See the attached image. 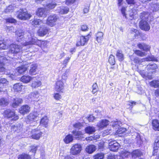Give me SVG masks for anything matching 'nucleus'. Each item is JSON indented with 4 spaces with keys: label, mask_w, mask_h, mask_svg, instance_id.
<instances>
[{
    "label": "nucleus",
    "mask_w": 159,
    "mask_h": 159,
    "mask_svg": "<svg viewBox=\"0 0 159 159\" xmlns=\"http://www.w3.org/2000/svg\"><path fill=\"white\" fill-rule=\"evenodd\" d=\"M69 9L68 7L63 6L57 7V12L61 15L67 13L69 11Z\"/></svg>",
    "instance_id": "15"
},
{
    "label": "nucleus",
    "mask_w": 159,
    "mask_h": 159,
    "mask_svg": "<svg viewBox=\"0 0 159 159\" xmlns=\"http://www.w3.org/2000/svg\"><path fill=\"white\" fill-rule=\"evenodd\" d=\"M152 10L153 11H157L159 10V4H154L152 6Z\"/></svg>",
    "instance_id": "54"
},
{
    "label": "nucleus",
    "mask_w": 159,
    "mask_h": 159,
    "mask_svg": "<svg viewBox=\"0 0 159 159\" xmlns=\"http://www.w3.org/2000/svg\"><path fill=\"white\" fill-rule=\"evenodd\" d=\"M4 117L11 118L13 120H16L19 119V116L16 114L15 111L10 109H7L2 113Z\"/></svg>",
    "instance_id": "2"
},
{
    "label": "nucleus",
    "mask_w": 159,
    "mask_h": 159,
    "mask_svg": "<svg viewBox=\"0 0 159 159\" xmlns=\"http://www.w3.org/2000/svg\"><path fill=\"white\" fill-rule=\"evenodd\" d=\"M7 22L11 23H14L16 22V20L15 19L12 18H8L6 20Z\"/></svg>",
    "instance_id": "59"
},
{
    "label": "nucleus",
    "mask_w": 159,
    "mask_h": 159,
    "mask_svg": "<svg viewBox=\"0 0 159 159\" xmlns=\"http://www.w3.org/2000/svg\"><path fill=\"white\" fill-rule=\"evenodd\" d=\"M104 154L103 153H100L97 154L93 156V159H103Z\"/></svg>",
    "instance_id": "45"
},
{
    "label": "nucleus",
    "mask_w": 159,
    "mask_h": 159,
    "mask_svg": "<svg viewBox=\"0 0 159 159\" xmlns=\"http://www.w3.org/2000/svg\"><path fill=\"white\" fill-rule=\"evenodd\" d=\"M38 146L33 145L31 147V151L34 153H35L38 147Z\"/></svg>",
    "instance_id": "58"
},
{
    "label": "nucleus",
    "mask_w": 159,
    "mask_h": 159,
    "mask_svg": "<svg viewBox=\"0 0 159 159\" xmlns=\"http://www.w3.org/2000/svg\"><path fill=\"white\" fill-rule=\"evenodd\" d=\"M69 71V70H66L65 73L62 76V79L65 80H66L67 78V74L68 73Z\"/></svg>",
    "instance_id": "60"
},
{
    "label": "nucleus",
    "mask_w": 159,
    "mask_h": 159,
    "mask_svg": "<svg viewBox=\"0 0 159 159\" xmlns=\"http://www.w3.org/2000/svg\"><path fill=\"white\" fill-rule=\"evenodd\" d=\"M159 148V137H158L155 139L153 144V155H155V153L157 151L158 148Z\"/></svg>",
    "instance_id": "25"
},
{
    "label": "nucleus",
    "mask_w": 159,
    "mask_h": 159,
    "mask_svg": "<svg viewBox=\"0 0 159 159\" xmlns=\"http://www.w3.org/2000/svg\"><path fill=\"white\" fill-rule=\"evenodd\" d=\"M157 67V66L156 64H149L147 66V68L148 69H152L155 70Z\"/></svg>",
    "instance_id": "53"
},
{
    "label": "nucleus",
    "mask_w": 159,
    "mask_h": 159,
    "mask_svg": "<svg viewBox=\"0 0 159 159\" xmlns=\"http://www.w3.org/2000/svg\"><path fill=\"white\" fill-rule=\"evenodd\" d=\"M49 29L47 26L44 25L40 27L38 30L39 35L40 36H43L48 33Z\"/></svg>",
    "instance_id": "12"
},
{
    "label": "nucleus",
    "mask_w": 159,
    "mask_h": 159,
    "mask_svg": "<svg viewBox=\"0 0 159 159\" xmlns=\"http://www.w3.org/2000/svg\"><path fill=\"white\" fill-rule=\"evenodd\" d=\"M130 153L125 150L123 149L120 153V157L123 159H125L130 155Z\"/></svg>",
    "instance_id": "29"
},
{
    "label": "nucleus",
    "mask_w": 159,
    "mask_h": 159,
    "mask_svg": "<svg viewBox=\"0 0 159 159\" xmlns=\"http://www.w3.org/2000/svg\"><path fill=\"white\" fill-rule=\"evenodd\" d=\"M43 23V21L39 19H34L31 22V24L34 27H36L38 25Z\"/></svg>",
    "instance_id": "38"
},
{
    "label": "nucleus",
    "mask_w": 159,
    "mask_h": 159,
    "mask_svg": "<svg viewBox=\"0 0 159 159\" xmlns=\"http://www.w3.org/2000/svg\"><path fill=\"white\" fill-rule=\"evenodd\" d=\"M36 15L40 17H45L47 16V12L45 9L43 8H38L36 12Z\"/></svg>",
    "instance_id": "19"
},
{
    "label": "nucleus",
    "mask_w": 159,
    "mask_h": 159,
    "mask_svg": "<svg viewBox=\"0 0 159 159\" xmlns=\"http://www.w3.org/2000/svg\"><path fill=\"white\" fill-rule=\"evenodd\" d=\"M151 86L155 88H159V80H154L151 81L149 83Z\"/></svg>",
    "instance_id": "41"
},
{
    "label": "nucleus",
    "mask_w": 159,
    "mask_h": 159,
    "mask_svg": "<svg viewBox=\"0 0 159 159\" xmlns=\"http://www.w3.org/2000/svg\"><path fill=\"white\" fill-rule=\"evenodd\" d=\"M48 120L47 116H45L41 119L40 123L43 125L45 127L48 126Z\"/></svg>",
    "instance_id": "43"
},
{
    "label": "nucleus",
    "mask_w": 159,
    "mask_h": 159,
    "mask_svg": "<svg viewBox=\"0 0 159 159\" xmlns=\"http://www.w3.org/2000/svg\"><path fill=\"white\" fill-rule=\"evenodd\" d=\"M88 28L87 25H83L81 26V29L83 31H86L87 30Z\"/></svg>",
    "instance_id": "62"
},
{
    "label": "nucleus",
    "mask_w": 159,
    "mask_h": 159,
    "mask_svg": "<svg viewBox=\"0 0 159 159\" xmlns=\"http://www.w3.org/2000/svg\"><path fill=\"white\" fill-rule=\"evenodd\" d=\"M127 131L126 129L124 128H120L117 130L116 134L119 136H121L123 135L125 131Z\"/></svg>",
    "instance_id": "34"
},
{
    "label": "nucleus",
    "mask_w": 159,
    "mask_h": 159,
    "mask_svg": "<svg viewBox=\"0 0 159 159\" xmlns=\"http://www.w3.org/2000/svg\"><path fill=\"white\" fill-rule=\"evenodd\" d=\"M19 159H31L30 157L27 154H23L19 156Z\"/></svg>",
    "instance_id": "51"
},
{
    "label": "nucleus",
    "mask_w": 159,
    "mask_h": 159,
    "mask_svg": "<svg viewBox=\"0 0 159 159\" xmlns=\"http://www.w3.org/2000/svg\"><path fill=\"white\" fill-rule=\"evenodd\" d=\"M94 119V116L92 115H90L89 117L88 118V120L90 122L93 121Z\"/></svg>",
    "instance_id": "63"
},
{
    "label": "nucleus",
    "mask_w": 159,
    "mask_h": 159,
    "mask_svg": "<svg viewBox=\"0 0 159 159\" xmlns=\"http://www.w3.org/2000/svg\"><path fill=\"white\" fill-rule=\"evenodd\" d=\"M54 98L57 100H59L61 98V95L58 93H55L54 95Z\"/></svg>",
    "instance_id": "56"
},
{
    "label": "nucleus",
    "mask_w": 159,
    "mask_h": 159,
    "mask_svg": "<svg viewBox=\"0 0 159 159\" xmlns=\"http://www.w3.org/2000/svg\"><path fill=\"white\" fill-rule=\"evenodd\" d=\"M39 114L37 112H34L30 113L28 116V119L30 121H33L36 120L37 117H39Z\"/></svg>",
    "instance_id": "20"
},
{
    "label": "nucleus",
    "mask_w": 159,
    "mask_h": 159,
    "mask_svg": "<svg viewBox=\"0 0 159 159\" xmlns=\"http://www.w3.org/2000/svg\"><path fill=\"white\" fill-rule=\"evenodd\" d=\"M38 41L36 38L34 37L33 34H31L30 37H29V41L22 43V45L27 46L31 45L37 44Z\"/></svg>",
    "instance_id": "8"
},
{
    "label": "nucleus",
    "mask_w": 159,
    "mask_h": 159,
    "mask_svg": "<svg viewBox=\"0 0 159 159\" xmlns=\"http://www.w3.org/2000/svg\"><path fill=\"white\" fill-rule=\"evenodd\" d=\"M85 130L86 133L92 134L95 132V129L94 127L89 126L85 128Z\"/></svg>",
    "instance_id": "35"
},
{
    "label": "nucleus",
    "mask_w": 159,
    "mask_h": 159,
    "mask_svg": "<svg viewBox=\"0 0 159 159\" xmlns=\"http://www.w3.org/2000/svg\"><path fill=\"white\" fill-rule=\"evenodd\" d=\"M81 149V146L80 144H74L70 149V154L74 156L77 155L80 153Z\"/></svg>",
    "instance_id": "7"
},
{
    "label": "nucleus",
    "mask_w": 159,
    "mask_h": 159,
    "mask_svg": "<svg viewBox=\"0 0 159 159\" xmlns=\"http://www.w3.org/2000/svg\"><path fill=\"white\" fill-rule=\"evenodd\" d=\"M34 77H31L29 75H24L20 78V80L23 83H27L32 80Z\"/></svg>",
    "instance_id": "24"
},
{
    "label": "nucleus",
    "mask_w": 159,
    "mask_h": 159,
    "mask_svg": "<svg viewBox=\"0 0 159 159\" xmlns=\"http://www.w3.org/2000/svg\"><path fill=\"white\" fill-rule=\"evenodd\" d=\"M64 87V84L62 81L59 80L56 82L55 89L57 91L62 92Z\"/></svg>",
    "instance_id": "18"
},
{
    "label": "nucleus",
    "mask_w": 159,
    "mask_h": 159,
    "mask_svg": "<svg viewBox=\"0 0 159 159\" xmlns=\"http://www.w3.org/2000/svg\"><path fill=\"white\" fill-rule=\"evenodd\" d=\"M120 144L116 141L111 142L109 143V148L113 151H116L119 148Z\"/></svg>",
    "instance_id": "14"
},
{
    "label": "nucleus",
    "mask_w": 159,
    "mask_h": 159,
    "mask_svg": "<svg viewBox=\"0 0 159 159\" xmlns=\"http://www.w3.org/2000/svg\"><path fill=\"white\" fill-rule=\"evenodd\" d=\"M137 46L140 49L143 51L147 52L150 50V47L144 43H139L137 44Z\"/></svg>",
    "instance_id": "22"
},
{
    "label": "nucleus",
    "mask_w": 159,
    "mask_h": 159,
    "mask_svg": "<svg viewBox=\"0 0 159 159\" xmlns=\"http://www.w3.org/2000/svg\"><path fill=\"white\" fill-rule=\"evenodd\" d=\"M73 140V137L71 134L66 135L63 139V141L66 144H69L72 142Z\"/></svg>",
    "instance_id": "28"
},
{
    "label": "nucleus",
    "mask_w": 159,
    "mask_h": 159,
    "mask_svg": "<svg viewBox=\"0 0 159 159\" xmlns=\"http://www.w3.org/2000/svg\"><path fill=\"white\" fill-rule=\"evenodd\" d=\"M17 14L18 18L22 20H25L29 16L27 11L25 8L20 9L17 12Z\"/></svg>",
    "instance_id": "6"
},
{
    "label": "nucleus",
    "mask_w": 159,
    "mask_h": 159,
    "mask_svg": "<svg viewBox=\"0 0 159 159\" xmlns=\"http://www.w3.org/2000/svg\"><path fill=\"white\" fill-rule=\"evenodd\" d=\"M23 87L22 85L20 83H17L13 85V89L15 91L19 92L20 91Z\"/></svg>",
    "instance_id": "36"
},
{
    "label": "nucleus",
    "mask_w": 159,
    "mask_h": 159,
    "mask_svg": "<svg viewBox=\"0 0 159 159\" xmlns=\"http://www.w3.org/2000/svg\"><path fill=\"white\" fill-rule=\"evenodd\" d=\"M56 6V4L55 3H51L47 5L46 6V9L50 10L54 8Z\"/></svg>",
    "instance_id": "48"
},
{
    "label": "nucleus",
    "mask_w": 159,
    "mask_h": 159,
    "mask_svg": "<svg viewBox=\"0 0 159 159\" xmlns=\"http://www.w3.org/2000/svg\"><path fill=\"white\" fill-rule=\"evenodd\" d=\"M91 36V35L89 34L85 36H80V39H78L76 43V46H84L87 43Z\"/></svg>",
    "instance_id": "5"
},
{
    "label": "nucleus",
    "mask_w": 159,
    "mask_h": 159,
    "mask_svg": "<svg viewBox=\"0 0 159 159\" xmlns=\"http://www.w3.org/2000/svg\"><path fill=\"white\" fill-rule=\"evenodd\" d=\"M14 9V7L12 5H10L7 7L5 10V11L6 13L12 12Z\"/></svg>",
    "instance_id": "52"
},
{
    "label": "nucleus",
    "mask_w": 159,
    "mask_h": 159,
    "mask_svg": "<svg viewBox=\"0 0 159 159\" xmlns=\"http://www.w3.org/2000/svg\"><path fill=\"white\" fill-rule=\"evenodd\" d=\"M75 0H66V4L67 5L72 4L74 3Z\"/></svg>",
    "instance_id": "61"
},
{
    "label": "nucleus",
    "mask_w": 159,
    "mask_h": 159,
    "mask_svg": "<svg viewBox=\"0 0 159 159\" xmlns=\"http://www.w3.org/2000/svg\"><path fill=\"white\" fill-rule=\"evenodd\" d=\"M27 66L25 65H22L18 67L16 69V71L20 74H24L27 70Z\"/></svg>",
    "instance_id": "27"
},
{
    "label": "nucleus",
    "mask_w": 159,
    "mask_h": 159,
    "mask_svg": "<svg viewBox=\"0 0 159 159\" xmlns=\"http://www.w3.org/2000/svg\"><path fill=\"white\" fill-rule=\"evenodd\" d=\"M109 122L108 120L105 119L101 120L97 123V126L99 129H103L108 125Z\"/></svg>",
    "instance_id": "13"
},
{
    "label": "nucleus",
    "mask_w": 159,
    "mask_h": 159,
    "mask_svg": "<svg viewBox=\"0 0 159 159\" xmlns=\"http://www.w3.org/2000/svg\"><path fill=\"white\" fill-rule=\"evenodd\" d=\"M116 56L120 61H122L124 59V55L121 51H117Z\"/></svg>",
    "instance_id": "42"
},
{
    "label": "nucleus",
    "mask_w": 159,
    "mask_h": 159,
    "mask_svg": "<svg viewBox=\"0 0 159 159\" xmlns=\"http://www.w3.org/2000/svg\"><path fill=\"white\" fill-rule=\"evenodd\" d=\"M152 123L153 129L156 131H159V121L157 120H153Z\"/></svg>",
    "instance_id": "33"
},
{
    "label": "nucleus",
    "mask_w": 159,
    "mask_h": 159,
    "mask_svg": "<svg viewBox=\"0 0 159 159\" xmlns=\"http://www.w3.org/2000/svg\"><path fill=\"white\" fill-rule=\"evenodd\" d=\"M131 140L133 143H136L140 144L142 142V140L140 135L138 133L134 132L131 134Z\"/></svg>",
    "instance_id": "11"
},
{
    "label": "nucleus",
    "mask_w": 159,
    "mask_h": 159,
    "mask_svg": "<svg viewBox=\"0 0 159 159\" xmlns=\"http://www.w3.org/2000/svg\"><path fill=\"white\" fill-rule=\"evenodd\" d=\"M144 60L146 61H157V59L153 56H148L147 57L144 59Z\"/></svg>",
    "instance_id": "47"
},
{
    "label": "nucleus",
    "mask_w": 159,
    "mask_h": 159,
    "mask_svg": "<svg viewBox=\"0 0 159 159\" xmlns=\"http://www.w3.org/2000/svg\"><path fill=\"white\" fill-rule=\"evenodd\" d=\"M109 62L111 65H114L115 64V57L112 55H111L110 56L109 59Z\"/></svg>",
    "instance_id": "49"
},
{
    "label": "nucleus",
    "mask_w": 159,
    "mask_h": 159,
    "mask_svg": "<svg viewBox=\"0 0 159 159\" xmlns=\"http://www.w3.org/2000/svg\"><path fill=\"white\" fill-rule=\"evenodd\" d=\"M37 66L36 64H32L30 66L29 74L32 75H34L37 74Z\"/></svg>",
    "instance_id": "21"
},
{
    "label": "nucleus",
    "mask_w": 159,
    "mask_h": 159,
    "mask_svg": "<svg viewBox=\"0 0 159 159\" xmlns=\"http://www.w3.org/2000/svg\"><path fill=\"white\" fill-rule=\"evenodd\" d=\"M96 150L95 146L94 145H91L86 147L85 151L87 153L91 154L92 153Z\"/></svg>",
    "instance_id": "30"
},
{
    "label": "nucleus",
    "mask_w": 159,
    "mask_h": 159,
    "mask_svg": "<svg viewBox=\"0 0 159 159\" xmlns=\"http://www.w3.org/2000/svg\"><path fill=\"white\" fill-rule=\"evenodd\" d=\"M41 84V82L39 80L33 81L31 84V86L32 88H36L39 87Z\"/></svg>",
    "instance_id": "39"
},
{
    "label": "nucleus",
    "mask_w": 159,
    "mask_h": 159,
    "mask_svg": "<svg viewBox=\"0 0 159 159\" xmlns=\"http://www.w3.org/2000/svg\"><path fill=\"white\" fill-rule=\"evenodd\" d=\"M9 101L7 99L4 98H0V105L3 106H5L8 105Z\"/></svg>",
    "instance_id": "40"
},
{
    "label": "nucleus",
    "mask_w": 159,
    "mask_h": 159,
    "mask_svg": "<svg viewBox=\"0 0 159 159\" xmlns=\"http://www.w3.org/2000/svg\"><path fill=\"white\" fill-rule=\"evenodd\" d=\"M8 40H0V49H7L9 46Z\"/></svg>",
    "instance_id": "23"
},
{
    "label": "nucleus",
    "mask_w": 159,
    "mask_h": 159,
    "mask_svg": "<svg viewBox=\"0 0 159 159\" xmlns=\"http://www.w3.org/2000/svg\"><path fill=\"white\" fill-rule=\"evenodd\" d=\"M72 133L76 138H79L84 134L83 133L80 131L73 130Z\"/></svg>",
    "instance_id": "44"
},
{
    "label": "nucleus",
    "mask_w": 159,
    "mask_h": 159,
    "mask_svg": "<svg viewBox=\"0 0 159 159\" xmlns=\"http://www.w3.org/2000/svg\"><path fill=\"white\" fill-rule=\"evenodd\" d=\"M40 94L38 91H35L30 93L27 97V98L32 101L37 102L39 100Z\"/></svg>",
    "instance_id": "10"
},
{
    "label": "nucleus",
    "mask_w": 159,
    "mask_h": 159,
    "mask_svg": "<svg viewBox=\"0 0 159 159\" xmlns=\"http://www.w3.org/2000/svg\"><path fill=\"white\" fill-rule=\"evenodd\" d=\"M7 61L5 57L0 56V72H3L5 71V69L4 66V63Z\"/></svg>",
    "instance_id": "16"
},
{
    "label": "nucleus",
    "mask_w": 159,
    "mask_h": 159,
    "mask_svg": "<svg viewBox=\"0 0 159 159\" xmlns=\"http://www.w3.org/2000/svg\"><path fill=\"white\" fill-rule=\"evenodd\" d=\"M42 134L43 133L41 131L40 129L37 128L32 130L30 132L29 137L34 139L39 140L42 136Z\"/></svg>",
    "instance_id": "4"
},
{
    "label": "nucleus",
    "mask_w": 159,
    "mask_h": 159,
    "mask_svg": "<svg viewBox=\"0 0 159 159\" xmlns=\"http://www.w3.org/2000/svg\"><path fill=\"white\" fill-rule=\"evenodd\" d=\"M16 35L18 41L23 38L24 34V32L21 30H19L16 31Z\"/></svg>",
    "instance_id": "31"
},
{
    "label": "nucleus",
    "mask_w": 159,
    "mask_h": 159,
    "mask_svg": "<svg viewBox=\"0 0 159 159\" xmlns=\"http://www.w3.org/2000/svg\"><path fill=\"white\" fill-rule=\"evenodd\" d=\"M22 49L21 47L18 45L12 44L9 45V52L17 53L20 52Z\"/></svg>",
    "instance_id": "9"
},
{
    "label": "nucleus",
    "mask_w": 159,
    "mask_h": 159,
    "mask_svg": "<svg viewBox=\"0 0 159 159\" xmlns=\"http://www.w3.org/2000/svg\"><path fill=\"white\" fill-rule=\"evenodd\" d=\"M135 54L138 56L143 57L147 55L146 53L145 52H143L139 50H136L134 51Z\"/></svg>",
    "instance_id": "46"
},
{
    "label": "nucleus",
    "mask_w": 159,
    "mask_h": 159,
    "mask_svg": "<svg viewBox=\"0 0 159 159\" xmlns=\"http://www.w3.org/2000/svg\"><path fill=\"white\" fill-rule=\"evenodd\" d=\"M99 136L97 135L96 136H92L86 137L85 139L88 142H90V141L93 140H96L99 138Z\"/></svg>",
    "instance_id": "50"
},
{
    "label": "nucleus",
    "mask_w": 159,
    "mask_h": 159,
    "mask_svg": "<svg viewBox=\"0 0 159 159\" xmlns=\"http://www.w3.org/2000/svg\"><path fill=\"white\" fill-rule=\"evenodd\" d=\"M18 127L16 125L12 126L11 127L12 131H16L18 130Z\"/></svg>",
    "instance_id": "64"
},
{
    "label": "nucleus",
    "mask_w": 159,
    "mask_h": 159,
    "mask_svg": "<svg viewBox=\"0 0 159 159\" xmlns=\"http://www.w3.org/2000/svg\"><path fill=\"white\" fill-rule=\"evenodd\" d=\"M142 155V152L139 150H136L133 152L132 153V157H133L138 159H140V157Z\"/></svg>",
    "instance_id": "26"
},
{
    "label": "nucleus",
    "mask_w": 159,
    "mask_h": 159,
    "mask_svg": "<svg viewBox=\"0 0 159 159\" xmlns=\"http://www.w3.org/2000/svg\"><path fill=\"white\" fill-rule=\"evenodd\" d=\"M103 33L101 32H98L96 35V40L98 43H101L103 39Z\"/></svg>",
    "instance_id": "37"
},
{
    "label": "nucleus",
    "mask_w": 159,
    "mask_h": 159,
    "mask_svg": "<svg viewBox=\"0 0 159 159\" xmlns=\"http://www.w3.org/2000/svg\"><path fill=\"white\" fill-rule=\"evenodd\" d=\"M8 82L7 80L4 78H0V84H4L5 85H7Z\"/></svg>",
    "instance_id": "57"
},
{
    "label": "nucleus",
    "mask_w": 159,
    "mask_h": 159,
    "mask_svg": "<svg viewBox=\"0 0 159 159\" xmlns=\"http://www.w3.org/2000/svg\"><path fill=\"white\" fill-rule=\"evenodd\" d=\"M149 15L148 13L146 12L141 13L140 15L141 20L139 22V26L141 30L145 31H148L150 28L149 24L147 21Z\"/></svg>",
    "instance_id": "1"
},
{
    "label": "nucleus",
    "mask_w": 159,
    "mask_h": 159,
    "mask_svg": "<svg viewBox=\"0 0 159 159\" xmlns=\"http://www.w3.org/2000/svg\"><path fill=\"white\" fill-rule=\"evenodd\" d=\"M22 102V100L21 98H15L12 104V106L14 108L17 107L19 104Z\"/></svg>",
    "instance_id": "32"
},
{
    "label": "nucleus",
    "mask_w": 159,
    "mask_h": 159,
    "mask_svg": "<svg viewBox=\"0 0 159 159\" xmlns=\"http://www.w3.org/2000/svg\"><path fill=\"white\" fill-rule=\"evenodd\" d=\"M59 17L56 14H52L49 16L48 17L46 24L51 27L54 26L56 25L57 20Z\"/></svg>",
    "instance_id": "3"
},
{
    "label": "nucleus",
    "mask_w": 159,
    "mask_h": 159,
    "mask_svg": "<svg viewBox=\"0 0 159 159\" xmlns=\"http://www.w3.org/2000/svg\"><path fill=\"white\" fill-rule=\"evenodd\" d=\"M30 111V107L27 105H24L21 107L19 109V112L22 115L28 113Z\"/></svg>",
    "instance_id": "17"
},
{
    "label": "nucleus",
    "mask_w": 159,
    "mask_h": 159,
    "mask_svg": "<svg viewBox=\"0 0 159 159\" xmlns=\"http://www.w3.org/2000/svg\"><path fill=\"white\" fill-rule=\"evenodd\" d=\"M126 7H122L121 8L120 11L121 12L123 16L125 17V18H126V14L125 13V11L126 10Z\"/></svg>",
    "instance_id": "55"
}]
</instances>
